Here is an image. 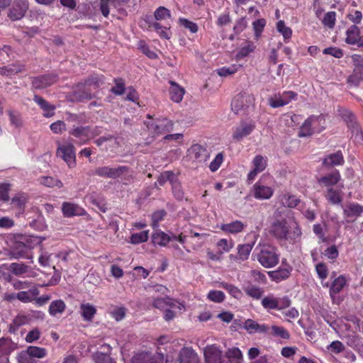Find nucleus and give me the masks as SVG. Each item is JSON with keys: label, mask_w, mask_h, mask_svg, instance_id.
<instances>
[{"label": "nucleus", "mask_w": 363, "mask_h": 363, "mask_svg": "<svg viewBox=\"0 0 363 363\" xmlns=\"http://www.w3.org/2000/svg\"><path fill=\"white\" fill-rule=\"evenodd\" d=\"M269 233L277 240L295 244L301 240L302 232L297 223L289 226L285 219L277 220L271 225Z\"/></svg>", "instance_id": "nucleus-1"}, {"label": "nucleus", "mask_w": 363, "mask_h": 363, "mask_svg": "<svg viewBox=\"0 0 363 363\" xmlns=\"http://www.w3.org/2000/svg\"><path fill=\"white\" fill-rule=\"evenodd\" d=\"M253 256L264 268H272L279 262L280 255L278 249L271 245H258L253 252Z\"/></svg>", "instance_id": "nucleus-2"}, {"label": "nucleus", "mask_w": 363, "mask_h": 363, "mask_svg": "<svg viewBox=\"0 0 363 363\" xmlns=\"http://www.w3.org/2000/svg\"><path fill=\"white\" fill-rule=\"evenodd\" d=\"M94 174L110 179L121 178L124 184H128L133 179V172L127 166H118L116 167L109 166L99 167L95 169Z\"/></svg>", "instance_id": "nucleus-3"}, {"label": "nucleus", "mask_w": 363, "mask_h": 363, "mask_svg": "<svg viewBox=\"0 0 363 363\" xmlns=\"http://www.w3.org/2000/svg\"><path fill=\"white\" fill-rule=\"evenodd\" d=\"M57 157L61 158L69 167L74 168L76 166L75 147L72 143L58 144L56 151Z\"/></svg>", "instance_id": "nucleus-4"}, {"label": "nucleus", "mask_w": 363, "mask_h": 363, "mask_svg": "<svg viewBox=\"0 0 363 363\" xmlns=\"http://www.w3.org/2000/svg\"><path fill=\"white\" fill-rule=\"evenodd\" d=\"M255 98L252 94L247 93H240L236 95L232 101L231 107L233 111L236 114H240L242 111H245L250 106H254Z\"/></svg>", "instance_id": "nucleus-5"}, {"label": "nucleus", "mask_w": 363, "mask_h": 363, "mask_svg": "<svg viewBox=\"0 0 363 363\" xmlns=\"http://www.w3.org/2000/svg\"><path fill=\"white\" fill-rule=\"evenodd\" d=\"M345 121L347 123L348 128L351 130V138L355 143L363 144V133L356 121V117L352 113L346 111L342 116Z\"/></svg>", "instance_id": "nucleus-6"}, {"label": "nucleus", "mask_w": 363, "mask_h": 363, "mask_svg": "<svg viewBox=\"0 0 363 363\" xmlns=\"http://www.w3.org/2000/svg\"><path fill=\"white\" fill-rule=\"evenodd\" d=\"M298 94L292 91H284L269 98V105L272 108H279L289 104L292 100L297 99Z\"/></svg>", "instance_id": "nucleus-7"}, {"label": "nucleus", "mask_w": 363, "mask_h": 363, "mask_svg": "<svg viewBox=\"0 0 363 363\" xmlns=\"http://www.w3.org/2000/svg\"><path fill=\"white\" fill-rule=\"evenodd\" d=\"M29 200L28 195L23 191L16 193L10 200L11 208L15 211L16 216L22 215Z\"/></svg>", "instance_id": "nucleus-8"}, {"label": "nucleus", "mask_w": 363, "mask_h": 363, "mask_svg": "<svg viewBox=\"0 0 363 363\" xmlns=\"http://www.w3.org/2000/svg\"><path fill=\"white\" fill-rule=\"evenodd\" d=\"M188 156L193 162L203 164L210 157V153L206 148L199 144L193 145L188 150Z\"/></svg>", "instance_id": "nucleus-9"}, {"label": "nucleus", "mask_w": 363, "mask_h": 363, "mask_svg": "<svg viewBox=\"0 0 363 363\" xmlns=\"http://www.w3.org/2000/svg\"><path fill=\"white\" fill-rule=\"evenodd\" d=\"M47 354V351L43 347L29 346L26 352L21 353L18 357L19 363H30V358H43Z\"/></svg>", "instance_id": "nucleus-10"}, {"label": "nucleus", "mask_w": 363, "mask_h": 363, "mask_svg": "<svg viewBox=\"0 0 363 363\" xmlns=\"http://www.w3.org/2000/svg\"><path fill=\"white\" fill-rule=\"evenodd\" d=\"M28 9L27 0H16L13 6L9 9L8 16L12 21H17L22 18Z\"/></svg>", "instance_id": "nucleus-11"}, {"label": "nucleus", "mask_w": 363, "mask_h": 363, "mask_svg": "<svg viewBox=\"0 0 363 363\" xmlns=\"http://www.w3.org/2000/svg\"><path fill=\"white\" fill-rule=\"evenodd\" d=\"M148 129L156 135H160L169 132L173 129V123L167 118L157 119L155 121L147 124Z\"/></svg>", "instance_id": "nucleus-12"}, {"label": "nucleus", "mask_w": 363, "mask_h": 363, "mask_svg": "<svg viewBox=\"0 0 363 363\" xmlns=\"http://www.w3.org/2000/svg\"><path fill=\"white\" fill-rule=\"evenodd\" d=\"M322 118L320 116H311L308 117L301 127L298 135L306 137L311 135L318 130L316 125L320 123Z\"/></svg>", "instance_id": "nucleus-13"}, {"label": "nucleus", "mask_w": 363, "mask_h": 363, "mask_svg": "<svg viewBox=\"0 0 363 363\" xmlns=\"http://www.w3.org/2000/svg\"><path fill=\"white\" fill-rule=\"evenodd\" d=\"M204 357L206 363H227L223 357L222 351L214 345L205 348Z\"/></svg>", "instance_id": "nucleus-14"}, {"label": "nucleus", "mask_w": 363, "mask_h": 363, "mask_svg": "<svg viewBox=\"0 0 363 363\" xmlns=\"http://www.w3.org/2000/svg\"><path fill=\"white\" fill-rule=\"evenodd\" d=\"M253 196L259 200L269 199L273 194L274 189L268 186L264 185L260 181L257 182L252 186Z\"/></svg>", "instance_id": "nucleus-15"}, {"label": "nucleus", "mask_w": 363, "mask_h": 363, "mask_svg": "<svg viewBox=\"0 0 363 363\" xmlns=\"http://www.w3.org/2000/svg\"><path fill=\"white\" fill-rule=\"evenodd\" d=\"M62 211L65 217L84 216L86 212L79 205L72 202H64L62 204Z\"/></svg>", "instance_id": "nucleus-16"}, {"label": "nucleus", "mask_w": 363, "mask_h": 363, "mask_svg": "<svg viewBox=\"0 0 363 363\" xmlns=\"http://www.w3.org/2000/svg\"><path fill=\"white\" fill-rule=\"evenodd\" d=\"M57 76L54 74H45L33 79L32 85L34 89H42L51 86L57 82Z\"/></svg>", "instance_id": "nucleus-17"}, {"label": "nucleus", "mask_w": 363, "mask_h": 363, "mask_svg": "<svg viewBox=\"0 0 363 363\" xmlns=\"http://www.w3.org/2000/svg\"><path fill=\"white\" fill-rule=\"evenodd\" d=\"M243 328L249 333H263L267 334L269 333L270 327L267 324H259L257 321L252 319H247L245 321Z\"/></svg>", "instance_id": "nucleus-18"}, {"label": "nucleus", "mask_w": 363, "mask_h": 363, "mask_svg": "<svg viewBox=\"0 0 363 363\" xmlns=\"http://www.w3.org/2000/svg\"><path fill=\"white\" fill-rule=\"evenodd\" d=\"M30 248L23 242H17L10 251V256L13 259L27 258L32 257L29 255Z\"/></svg>", "instance_id": "nucleus-19"}, {"label": "nucleus", "mask_w": 363, "mask_h": 363, "mask_svg": "<svg viewBox=\"0 0 363 363\" xmlns=\"http://www.w3.org/2000/svg\"><path fill=\"white\" fill-rule=\"evenodd\" d=\"M253 169L251 170L247 175V179L250 181L255 179L258 173L262 172L267 167L266 160L261 155H257L255 157L253 161Z\"/></svg>", "instance_id": "nucleus-20"}, {"label": "nucleus", "mask_w": 363, "mask_h": 363, "mask_svg": "<svg viewBox=\"0 0 363 363\" xmlns=\"http://www.w3.org/2000/svg\"><path fill=\"white\" fill-rule=\"evenodd\" d=\"M255 128V125L253 123L242 122L235 128L233 138L238 141H240L243 138L249 135Z\"/></svg>", "instance_id": "nucleus-21"}, {"label": "nucleus", "mask_w": 363, "mask_h": 363, "mask_svg": "<svg viewBox=\"0 0 363 363\" xmlns=\"http://www.w3.org/2000/svg\"><path fill=\"white\" fill-rule=\"evenodd\" d=\"M340 179V174L339 171L335 169L331 173L323 176L318 179V183L328 188L335 185Z\"/></svg>", "instance_id": "nucleus-22"}, {"label": "nucleus", "mask_w": 363, "mask_h": 363, "mask_svg": "<svg viewBox=\"0 0 363 363\" xmlns=\"http://www.w3.org/2000/svg\"><path fill=\"white\" fill-rule=\"evenodd\" d=\"M87 130L88 126H73L69 130V133L70 135L78 139L79 145H83L89 141Z\"/></svg>", "instance_id": "nucleus-23"}, {"label": "nucleus", "mask_w": 363, "mask_h": 363, "mask_svg": "<svg viewBox=\"0 0 363 363\" xmlns=\"http://www.w3.org/2000/svg\"><path fill=\"white\" fill-rule=\"evenodd\" d=\"M179 359L182 363H199L197 354L189 347H184L181 350Z\"/></svg>", "instance_id": "nucleus-24"}, {"label": "nucleus", "mask_w": 363, "mask_h": 363, "mask_svg": "<svg viewBox=\"0 0 363 363\" xmlns=\"http://www.w3.org/2000/svg\"><path fill=\"white\" fill-rule=\"evenodd\" d=\"M132 363H163V358L160 355L152 356L150 354H139L133 357Z\"/></svg>", "instance_id": "nucleus-25"}, {"label": "nucleus", "mask_w": 363, "mask_h": 363, "mask_svg": "<svg viewBox=\"0 0 363 363\" xmlns=\"http://www.w3.org/2000/svg\"><path fill=\"white\" fill-rule=\"evenodd\" d=\"M344 157L341 151H337L325 157L323 161V164L326 167H333L336 165H342Z\"/></svg>", "instance_id": "nucleus-26"}, {"label": "nucleus", "mask_w": 363, "mask_h": 363, "mask_svg": "<svg viewBox=\"0 0 363 363\" xmlns=\"http://www.w3.org/2000/svg\"><path fill=\"white\" fill-rule=\"evenodd\" d=\"M343 213L347 218H356L363 213V206L356 203H350L344 208Z\"/></svg>", "instance_id": "nucleus-27"}, {"label": "nucleus", "mask_w": 363, "mask_h": 363, "mask_svg": "<svg viewBox=\"0 0 363 363\" xmlns=\"http://www.w3.org/2000/svg\"><path fill=\"white\" fill-rule=\"evenodd\" d=\"M291 272V268L290 267H279L277 270L268 272V274L272 280L279 282L287 279L290 276Z\"/></svg>", "instance_id": "nucleus-28"}, {"label": "nucleus", "mask_w": 363, "mask_h": 363, "mask_svg": "<svg viewBox=\"0 0 363 363\" xmlns=\"http://www.w3.org/2000/svg\"><path fill=\"white\" fill-rule=\"evenodd\" d=\"M33 100L38 105L40 106V108L44 111H45V113L43 114L44 116L49 118L54 115L55 107L53 105L49 104L47 101L38 95H35Z\"/></svg>", "instance_id": "nucleus-29"}, {"label": "nucleus", "mask_w": 363, "mask_h": 363, "mask_svg": "<svg viewBox=\"0 0 363 363\" xmlns=\"http://www.w3.org/2000/svg\"><path fill=\"white\" fill-rule=\"evenodd\" d=\"M347 38L346 43L350 45H358L359 39H360V31L359 28L355 26L352 25L350 26L346 31Z\"/></svg>", "instance_id": "nucleus-30"}, {"label": "nucleus", "mask_w": 363, "mask_h": 363, "mask_svg": "<svg viewBox=\"0 0 363 363\" xmlns=\"http://www.w3.org/2000/svg\"><path fill=\"white\" fill-rule=\"evenodd\" d=\"M245 225L240 220L222 224L220 229L228 233L236 234L243 230Z\"/></svg>", "instance_id": "nucleus-31"}, {"label": "nucleus", "mask_w": 363, "mask_h": 363, "mask_svg": "<svg viewBox=\"0 0 363 363\" xmlns=\"http://www.w3.org/2000/svg\"><path fill=\"white\" fill-rule=\"evenodd\" d=\"M169 83L171 84L169 88L171 99L176 103L180 102L183 99L184 89L174 82L170 81Z\"/></svg>", "instance_id": "nucleus-32"}, {"label": "nucleus", "mask_w": 363, "mask_h": 363, "mask_svg": "<svg viewBox=\"0 0 363 363\" xmlns=\"http://www.w3.org/2000/svg\"><path fill=\"white\" fill-rule=\"evenodd\" d=\"M346 283L347 279L345 275H340L337 278L335 279L330 288V296L333 297L334 295L340 293L346 285Z\"/></svg>", "instance_id": "nucleus-33"}, {"label": "nucleus", "mask_w": 363, "mask_h": 363, "mask_svg": "<svg viewBox=\"0 0 363 363\" xmlns=\"http://www.w3.org/2000/svg\"><path fill=\"white\" fill-rule=\"evenodd\" d=\"M279 201L284 206L289 208H295L301 201L296 196L289 193L279 196Z\"/></svg>", "instance_id": "nucleus-34"}, {"label": "nucleus", "mask_w": 363, "mask_h": 363, "mask_svg": "<svg viewBox=\"0 0 363 363\" xmlns=\"http://www.w3.org/2000/svg\"><path fill=\"white\" fill-rule=\"evenodd\" d=\"M341 190L334 189L333 188H328L325 193L326 199L332 204L341 203L342 201Z\"/></svg>", "instance_id": "nucleus-35"}, {"label": "nucleus", "mask_w": 363, "mask_h": 363, "mask_svg": "<svg viewBox=\"0 0 363 363\" xmlns=\"http://www.w3.org/2000/svg\"><path fill=\"white\" fill-rule=\"evenodd\" d=\"M24 65L21 64H12L0 67V75L11 76L24 71Z\"/></svg>", "instance_id": "nucleus-36"}, {"label": "nucleus", "mask_w": 363, "mask_h": 363, "mask_svg": "<svg viewBox=\"0 0 363 363\" xmlns=\"http://www.w3.org/2000/svg\"><path fill=\"white\" fill-rule=\"evenodd\" d=\"M80 313L84 320L91 321L96 313V309L90 303H82L80 306Z\"/></svg>", "instance_id": "nucleus-37"}, {"label": "nucleus", "mask_w": 363, "mask_h": 363, "mask_svg": "<svg viewBox=\"0 0 363 363\" xmlns=\"http://www.w3.org/2000/svg\"><path fill=\"white\" fill-rule=\"evenodd\" d=\"M66 308L65 302L61 300H56L51 302L49 306V313L52 316H57L62 314Z\"/></svg>", "instance_id": "nucleus-38"}, {"label": "nucleus", "mask_w": 363, "mask_h": 363, "mask_svg": "<svg viewBox=\"0 0 363 363\" xmlns=\"http://www.w3.org/2000/svg\"><path fill=\"white\" fill-rule=\"evenodd\" d=\"M30 267L22 262H13L10 264L8 269L14 275L16 276H22L25 274H27Z\"/></svg>", "instance_id": "nucleus-39"}, {"label": "nucleus", "mask_w": 363, "mask_h": 363, "mask_svg": "<svg viewBox=\"0 0 363 363\" xmlns=\"http://www.w3.org/2000/svg\"><path fill=\"white\" fill-rule=\"evenodd\" d=\"M38 181L40 184L49 188L57 187L60 189L63 186V184L60 180L52 177H40Z\"/></svg>", "instance_id": "nucleus-40"}, {"label": "nucleus", "mask_w": 363, "mask_h": 363, "mask_svg": "<svg viewBox=\"0 0 363 363\" xmlns=\"http://www.w3.org/2000/svg\"><path fill=\"white\" fill-rule=\"evenodd\" d=\"M104 84L103 76L99 74H92L84 80V84H79V86L82 85L83 86H91L94 88H99Z\"/></svg>", "instance_id": "nucleus-41"}, {"label": "nucleus", "mask_w": 363, "mask_h": 363, "mask_svg": "<svg viewBox=\"0 0 363 363\" xmlns=\"http://www.w3.org/2000/svg\"><path fill=\"white\" fill-rule=\"evenodd\" d=\"M170 240L171 238L162 231H156L152 235V242L155 245L165 246Z\"/></svg>", "instance_id": "nucleus-42"}, {"label": "nucleus", "mask_w": 363, "mask_h": 363, "mask_svg": "<svg viewBox=\"0 0 363 363\" xmlns=\"http://www.w3.org/2000/svg\"><path fill=\"white\" fill-rule=\"evenodd\" d=\"M172 189L174 196L179 201L186 200L184 192L182 189L181 183L177 177L174 182L172 183Z\"/></svg>", "instance_id": "nucleus-43"}, {"label": "nucleus", "mask_w": 363, "mask_h": 363, "mask_svg": "<svg viewBox=\"0 0 363 363\" xmlns=\"http://www.w3.org/2000/svg\"><path fill=\"white\" fill-rule=\"evenodd\" d=\"M244 291L247 296L256 300L259 299L264 293L263 290L260 287L252 284H249L245 287Z\"/></svg>", "instance_id": "nucleus-44"}, {"label": "nucleus", "mask_w": 363, "mask_h": 363, "mask_svg": "<svg viewBox=\"0 0 363 363\" xmlns=\"http://www.w3.org/2000/svg\"><path fill=\"white\" fill-rule=\"evenodd\" d=\"M255 243H247L238 245L237 247L238 254L243 261L248 259L250 252Z\"/></svg>", "instance_id": "nucleus-45"}, {"label": "nucleus", "mask_w": 363, "mask_h": 363, "mask_svg": "<svg viewBox=\"0 0 363 363\" xmlns=\"http://www.w3.org/2000/svg\"><path fill=\"white\" fill-rule=\"evenodd\" d=\"M363 78V65H356L354 72L349 77V82L358 85Z\"/></svg>", "instance_id": "nucleus-46"}, {"label": "nucleus", "mask_w": 363, "mask_h": 363, "mask_svg": "<svg viewBox=\"0 0 363 363\" xmlns=\"http://www.w3.org/2000/svg\"><path fill=\"white\" fill-rule=\"evenodd\" d=\"M177 176L171 171H166L162 172L157 178L156 184L163 186L167 182H169L170 184L174 182Z\"/></svg>", "instance_id": "nucleus-47"}, {"label": "nucleus", "mask_w": 363, "mask_h": 363, "mask_svg": "<svg viewBox=\"0 0 363 363\" xmlns=\"http://www.w3.org/2000/svg\"><path fill=\"white\" fill-rule=\"evenodd\" d=\"M263 308L267 310H273L278 308L277 298L272 294L264 297L261 301Z\"/></svg>", "instance_id": "nucleus-48"}, {"label": "nucleus", "mask_w": 363, "mask_h": 363, "mask_svg": "<svg viewBox=\"0 0 363 363\" xmlns=\"http://www.w3.org/2000/svg\"><path fill=\"white\" fill-rule=\"evenodd\" d=\"M220 286L225 289L233 297L240 298L242 296V291L233 284L226 282H221Z\"/></svg>", "instance_id": "nucleus-49"}, {"label": "nucleus", "mask_w": 363, "mask_h": 363, "mask_svg": "<svg viewBox=\"0 0 363 363\" xmlns=\"http://www.w3.org/2000/svg\"><path fill=\"white\" fill-rule=\"evenodd\" d=\"M268 334L286 340L290 337L289 333L284 328L277 325H272L270 327L269 333Z\"/></svg>", "instance_id": "nucleus-50"}, {"label": "nucleus", "mask_w": 363, "mask_h": 363, "mask_svg": "<svg viewBox=\"0 0 363 363\" xmlns=\"http://www.w3.org/2000/svg\"><path fill=\"white\" fill-rule=\"evenodd\" d=\"M37 294V289L29 290L28 291H22L16 294V297L24 303H28L30 302L33 300V297Z\"/></svg>", "instance_id": "nucleus-51"}, {"label": "nucleus", "mask_w": 363, "mask_h": 363, "mask_svg": "<svg viewBox=\"0 0 363 363\" xmlns=\"http://www.w3.org/2000/svg\"><path fill=\"white\" fill-rule=\"evenodd\" d=\"M336 21V13L335 11H329L326 13L323 19L322 23L328 28H333Z\"/></svg>", "instance_id": "nucleus-52"}, {"label": "nucleus", "mask_w": 363, "mask_h": 363, "mask_svg": "<svg viewBox=\"0 0 363 363\" xmlns=\"http://www.w3.org/2000/svg\"><path fill=\"white\" fill-rule=\"evenodd\" d=\"M216 245L220 248L218 253L221 255L223 252H229L233 247L234 242L233 240L228 241L223 238L218 241Z\"/></svg>", "instance_id": "nucleus-53"}, {"label": "nucleus", "mask_w": 363, "mask_h": 363, "mask_svg": "<svg viewBox=\"0 0 363 363\" xmlns=\"http://www.w3.org/2000/svg\"><path fill=\"white\" fill-rule=\"evenodd\" d=\"M108 139L106 146V150H109L111 152H116L120 146V138L108 135Z\"/></svg>", "instance_id": "nucleus-54"}, {"label": "nucleus", "mask_w": 363, "mask_h": 363, "mask_svg": "<svg viewBox=\"0 0 363 363\" xmlns=\"http://www.w3.org/2000/svg\"><path fill=\"white\" fill-rule=\"evenodd\" d=\"M155 18L157 21L165 20L171 18V13L169 9L164 6L158 7L154 13Z\"/></svg>", "instance_id": "nucleus-55"}, {"label": "nucleus", "mask_w": 363, "mask_h": 363, "mask_svg": "<svg viewBox=\"0 0 363 363\" xmlns=\"http://www.w3.org/2000/svg\"><path fill=\"white\" fill-rule=\"evenodd\" d=\"M115 85L111 88V91L115 95L121 96L125 91V84L122 79L117 78L114 79Z\"/></svg>", "instance_id": "nucleus-56"}, {"label": "nucleus", "mask_w": 363, "mask_h": 363, "mask_svg": "<svg viewBox=\"0 0 363 363\" xmlns=\"http://www.w3.org/2000/svg\"><path fill=\"white\" fill-rule=\"evenodd\" d=\"M277 29L280 33H281L284 39L287 40L291 37V29L289 27L286 26L283 21H278L277 23Z\"/></svg>", "instance_id": "nucleus-57"}, {"label": "nucleus", "mask_w": 363, "mask_h": 363, "mask_svg": "<svg viewBox=\"0 0 363 363\" xmlns=\"http://www.w3.org/2000/svg\"><path fill=\"white\" fill-rule=\"evenodd\" d=\"M208 298L215 303H221L224 301L225 296L221 291L211 290L208 292Z\"/></svg>", "instance_id": "nucleus-58"}, {"label": "nucleus", "mask_w": 363, "mask_h": 363, "mask_svg": "<svg viewBox=\"0 0 363 363\" xmlns=\"http://www.w3.org/2000/svg\"><path fill=\"white\" fill-rule=\"evenodd\" d=\"M11 184L9 183H0V201H9L10 200L9 191Z\"/></svg>", "instance_id": "nucleus-59"}, {"label": "nucleus", "mask_w": 363, "mask_h": 363, "mask_svg": "<svg viewBox=\"0 0 363 363\" xmlns=\"http://www.w3.org/2000/svg\"><path fill=\"white\" fill-rule=\"evenodd\" d=\"M148 239L147 231H142L137 233L132 234L130 237V242L133 244H139L146 242Z\"/></svg>", "instance_id": "nucleus-60"}, {"label": "nucleus", "mask_w": 363, "mask_h": 363, "mask_svg": "<svg viewBox=\"0 0 363 363\" xmlns=\"http://www.w3.org/2000/svg\"><path fill=\"white\" fill-rule=\"evenodd\" d=\"M250 277L253 281L259 284H264L267 281L265 274L259 270H251L250 272Z\"/></svg>", "instance_id": "nucleus-61"}, {"label": "nucleus", "mask_w": 363, "mask_h": 363, "mask_svg": "<svg viewBox=\"0 0 363 363\" xmlns=\"http://www.w3.org/2000/svg\"><path fill=\"white\" fill-rule=\"evenodd\" d=\"M265 25L266 21L264 18L257 19L252 23L255 35L257 39L260 37Z\"/></svg>", "instance_id": "nucleus-62"}, {"label": "nucleus", "mask_w": 363, "mask_h": 363, "mask_svg": "<svg viewBox=\"0 0 363 363\" xmlns=\"http://www.w3.org/2000/svg\"><path fill=\"white\" fill-rule=\"evenodd\" d=\"M179 22L181 26H182L185 28L189 30L190 32L192 33H196L199 30V27L196 23H194L192 21H190L186 18H180L179 19Z\"/></svg>", "instance_id": "nucleus-63"}, {"label": "nucleus", "mask_w": 363, "mask_h": 363, "mask_svg": "<svg viewBox=\"0 0 363 363\" xmlns=\"http://www.w3.org/2000/svg\"><path fill=\"white\" fill-rule=\"evenodd\" d=\"M225 357L230 361L240 360L242 357V354L239 348L233 347L226 352Z\"/></svg>", "instance_id": "nucleus-64"}]
</instances>
